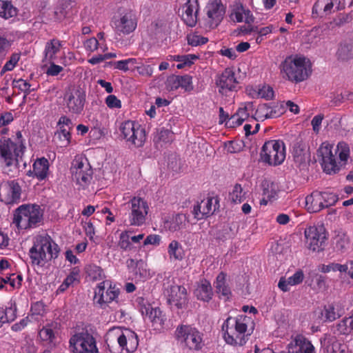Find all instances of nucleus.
<instances>
[{
  "label": "nucleus",
  "instance_id": "obj_1",
  "mask_svg": "<svg viewBox=\"0 0 353 353\" xmlns=\"http://www.w3.org/2000/svg\"><path fill=\"white\" fill-rule=\"evenodd\" d=\"M254 329V322L251 317L246 315L229 316L222 325L223 337L227 344L241 347L248 342Z\"/></svg>",
  "mask_w": 353,
  "mask_h": 353
},
{
  "label": "nucleus",
  "instance_id": "obj_2",
  "mask_svg": "<svg viewBox=\"0 0 353 353\" xmlns=\"http://www.w3.org/2000/svg\"><path fill=\"white\" fill-rule=\"evenodd\" d=\"M279 70L282 78L292 83L305 81L312 72L309 59L297 54L287 57L279 65Z\"/></svg>",
  "mask_w": 353,
  "mask_h": 353
},
{
  "label": "nucleus",
  "instance_id": "obj_3",
  "mask_svg": "<svg viewBox=\"0 0 353 353\" xmlns=\"http://www.w3.org/2000/svg\"><path fill=\"white\" fill-rule=\"evenodd\" d=\"M59 249L49 235H39L34 238L29 256L32 265L43 267L48 261L58 256Z\"/></svg>",
  "mask_w": 353,
  "mask_h": 353
},
{
  "label": "nucleus",
  "instance_id": "obj_4",
  "mask_svg": "<svg viewBox=\"0 0 353 353\" xmlns=\"http://www.w3.org/2000/svg\"><path fill=\"white\" fill-rule=\"evenodd\" d=\"M43 210L37 204H23L14 214L13 223L19 230H30L39 225L43 219Z\"/></svg>",
  "mask_w": 353,
  "mask_h": 353
},
{
  "label": "nucleus",
  "instance_id": "obj_5",
  "mask_svg": "<svg viewBox=\"0 0 353 353\" xmlns=\"http://www.w3.org/2000/svg\"><path fill=\"white\" fill-rule=\"evenodd\" d=\"M26 150L21 132L18 131L14 141L10 139L0 140V161L6 166L17 165Z\"/></svg>",
  "mask_w": 353,
  "mask_h": 353
},
{
  "label": "nucleus",
  "instance_id": "obj_6",
  "mask_svg": "<svg viewBox=\"0 0 353 353\" xmlns=\"http://www.w3.org/2000/svg\"><path fill=\"white\" fill-rule=\"evenodd\" d=\"M105 341L109 347L117 343L126 353L133 352L139 345L138 337L134 332L128 329L122 330L120 327L110 329L107 332Z\"/></svg>",
  "mask_w": 353,
  "mask_h": 353
},
{
  "label": "nucleus",
  "instance_id": "obj_7",
  "mask_svg": "<svg viewBox=\"0 0 353 353\" xmlns=\"http://www.w3.org/2000/svg\"><path fill=\"white\" fill-rule=\"evenodd\" d=\"M72 180L79 190L86 189L93 179V170L88 160L82 156H77L70 168Z\"/></svg>",
  "mask_w": 353,
  "mask_h": 353
},
{
  "label": "nucleus",
  "instance_id": "obj_8",
  "mask_svg": "<svg viewBox=\"0 0 353 353\" xmlns=\"http://www.w3.org/2000/svg\"><path fill=\"white\" fill-rule=\"evenodd\" d=\"M176 338L183 348L197 351L203 345V334L190 325L179 326L175 331Z\"/></svg>",
  "mask_w": 353,
  "mask_h": 353
},
{
  "label": "nucleus",
  "instance_id": "obj_9",
  "mask_svg": "<svg viewBox=\"0 0 353 353\" xmlns=\"http://www.w3.org/2000/svg\"><path fill=\"white\" fill-rule=\"evenodd\" d=\"M261 158L263 162L272 165L281 164L285 159V145L279 140L266 141L261 152Z\"/></svg>",
  "mask_w": 353,
  "mask_h": 353
},
{
  "label": "nucleus",
  "instance_id": "obj_10",
  "mask_svg": "<svg viewBox=\"0 0 353 353\" xmlns=\"http://www.w3.org/2000/svg\"><path fill=\"white\" fill-rule=\"evenodd\" d=\"M120 131L123 138L136 147H141L145 141V129L137 122L130 120L123 122Z\"/></svg>",
  "mask_w": 353,
  "mask_h": 353
},
{
  "label": "nucleus",
  "instance_id": "obj_11",
  "mask_svg": "<svg viewBox=\"0 0 353 353\" xmlns=\"http://www.w3.org/2000/svg\"><path fill=\"white\" fill-rule=\"evenodd\" d=\"M305 245L313 252H319L323 249L327 239L326 231L322 225H309L304 231Z\"/></svg>",
  "mask_w": 353,
  "mask_h": 353
},
{
  "label": "nucleus",
  "instance_id": "obj_12",
  "mask_svg": "<svg viewBox=\"0 0 353 353\" xmlns=\"http://www.w3.org/2000/svg\"><path fill=\"white\" fill-rule=\"evenodd\" d=\"M69 343L72 353H99L94 338L88 333L76 334Z\"/></svg>",
  "mask_w": 353,
  "mask_h": 353
},
{
  "label": "nucleus",
  "instance_id": "obj_13",
  "mask_svg": "<svg viewBox=\"0 0 353 353\" xmlns=\"http://www.w3.org/2000/svg\"><path fill=\"white\" fill-rule=\"evenodd\" d=\"M86 100L85 91L80 87L73 86L64 96V102L70 113L79 114L83 110Z\"/></svg>",
  "mask_w": 353,
  "mask_h": 353
},
{
  "label": "nucleus",
  "instance_id": "obj_14",
  "mask_svg": "<svg viewBox=\"0 0 353 353\" xmlns=\"http://www.w3.org/2000/svg\"><path fill=\"white\" fill-rule=\"evenodd\" d=\"M205 10V26L209 29L216 28L223 20L225 13V8L221 0H210Z\"/></svg>",
  "mask_w": 353,
  "mask_h": 353
},
{
  "label": "nucleus",
  "instance_id": "obj_15",
  "mask_svg": "<svg viewBox=\"0 0 353 353\" xmlns=\"http://www.w3.org/2000/svg\"><path fill=\"white\" fill-rule=\"evenodd\" d=\"M115 32L119 35H127L133 32L137 27L136 13L131 10H126L119 14L114 21Z\"/></svg>",
  "mask_w": 353,
  "mask_h": 353
},
{
  "label": "nucleus",
  "instance_id": "obj_16",
  "mask_svg": "<svg viewBox=\"0 0 353 353\" xmlns=\"http://www.w3.org/2000/svg\"><path fill=\"white\" fill-rule=\"evenodd\" d=\"M130 213L129 221L132 225L140 226L145 221L149 206L142 198L134 196L129 202Z\"/></svg>",
  "mask_w": 353,
  "mask_h": 353
},
{
  "label": "nucleus",
  "instance_id": "obj_17",
  "mask_svg": "<svg viewBox=\"0 0 353 353\" xmlns=\"http://www.w3.org/2000/svg\"><path fill=\"white\" fill-rule=\"evenodd\" d=\"M139 311L145 319H148L154 330H161L165 321V316L159 307H153L149 303L141 299L139 301Z\"/></svg>",
  "mask_w": 353,
  "mask_h": 353
},
{
  "label": "nucleus",
  "instance_id": "obj_18",
  "mask_svg": "<svg viewBox=\"0 0 353 353\" xmlns=\"http://www.w3.org/2000/svg\"><path fill=\"white\" fill-rule=\"evenodd\" d=\"M21 193V187L15 180L3 182L0 185V200L7 205L19 203Z\"/></svg>",
  "mask_w": 353,
  "mask_h": 353
},
{
  "label": "nucleus",
  "instance_id": "obj_19",
  "mask_svg": "<svg viewBox=\"0 0 353 353\" xmlns=\"http://www.w3.org/2000/svg\"><path fill=\"white\" fill-rule=\"evenodd\" d=\"M119 292L115 285L112 286L111 281H104L97 285L94 292V301L103 306L115 300Z\"/></svg>",
  "mask_w": 353,
  "mask_h": 353
},
{
  "label": "nucleus",
  "instance_id": "obj_20",
  "mask_svg": "<svg viewBox=\"0 0 353 353\" xmlns=\"http://www.w3.org/2000/svg\"><path fill=\"white\" fill-rule=\"evenodd\" d=\"M345 6V0H317L312 8V17H327L333 12L334 8L336 10H341Z\"/></svg>",
  "mask_w": 353,
  "mask_h": 353
},
{
  "label": "nucleus",
  "instance_id": "obj_21",
  "mask_svg": "<svg viewBox=\"0 0 353 353\" xmlns=\"http://www.w3.org/2000/svg\"><path fill=\"white\" fill-rule=\"evenodd\" d=\"M332 145L328 143H323L319 148V153L322 157V168L327 174L336 173L340 167L336 161L332 154Z\"/></svg>",
  "mask_w": 353,
  "mask_h": 353
},
{
  "label": "nucleus",
  "instance_id": "obj_22",
  "mask_svg": "<svg viewBox=\"0 0 353 353\" xmlns=\"http://www.w3.org/2000/svg\"><path fill=\"white\" fill-rule=\"evenodd\" d=\"M237 83L235 74L231 68H226L216 79V84L221 94H227L228 92L233 90Z\"/></svg>",
  "mask_w": 353,
  "mask_h": 353
},
{
  "label": "nucleus",
  "instance_id": "obj_23",
  "mask_svg": "<svg viewBox=\"0 0 353 353\" xmlns=\"http://www.w3.org/2000/svg\"><path fill=\"white\" fill-rule=\"evenodd\" d=\"M188 219L184 214H174L163 218V228L170 232H177L186 227Z\"/></svg>",
  "mask_w": 353,
  "mask_h": 353
},
{
  "label": "nucleus",
  "instance_id": "obj_24",
  "mask_svg": "<svg viewBox=\"0 0 353 353\" xmlns=\"http://www.w3.org/2000/svg\"><path fill=\"white\" fill-rule=\"evenodd\" d=\"M166 85L170 90H176L181 88L185 92H190L194 89L192 78L188 74L171 76L168 79Z\"/></svg>",
  "mask_w": 353,
  "mask_h": 353
},
{
  "label": "nucleus",
  "instance_id": "obj_25",
  "mask_svg": "<svg viewBox=\"0 0 353 353\" xmlns=\"http://www.w3.org/2000/svg\"><path fill=\"white\" fill-rule=\"evenodd\" d=\"M168 301L171 305L183 307L187 303V291L181 285H172L168 290Z\"/></svg>",
  "mask_w": 353,
  "mask_h": 353
},
{
  "label": "nucleus",
  "instance_id": "obj_26",
  "mask_svg": "<svg viewBox=\"0 0 353 353\" xmlns=\"http://www.w3.org/2000/svg\"><path fill=\"white\" fill-rule=\"evenodd\" d=\"M288 353H315L313 345L305 337L298 335L288 345Z\"/></svg>",
  "mask_w": 353,
  "mask_h": 353
},
{
  "label": "nucleus",
  "instance_id": "obj_27",
  "mask_svg": "<svg viewBox=\"0 0 353 353\" xmlns=\"http://www.w3.org/2000/svg\"><path fill=\"white\" fill-rule=\"evenodd\" d=\"M214 202L216 203V200L214 199ZM215 209L214 198L207 197L194 207L193 214L195 219L200 220L212 214Z\"/></svg>",
  "mask_w": 353,
  "mask_h": 353
},
{
  "label": "nucleus",
  "instance_id": "obj_28",
  "mask_svg": "<svg viewBox=\"0 0 353 353\" xmlns=\"http://www.w3.org/2000/svg\"><path fill=\"white\" fill-rule=\"evenodd\" d=\"M182 19L190 27L196 25L199 5L197 0H188L182 8Z\"/></svg>",
  "mask_w": 353,
  "mask_h": 353
},
{
  "label": "nucleus",
  "instance_id": "obj_29",
  "mask_svg": "<svg viewBox=\"0 0 353 353\" xmlns=\"http://www.w3.org/2000/svg\"><path fill=\"white\" fill-rule=\"evenodd\" d=\"M49 171V161L47 159L42 157L37 159L32 165V170H29L27 175L35 177L38 180L45 179Z\"/></svg>",
  "mask_w": 353,
  "mask_h": 353
},
{
  "label": "nucleus",
  "instance_id": "obj_30",
  "mask_svg": "<svg viewBox=\"0 0 353 353\" xmlns=\"http://www.w3.org/2000/svg\"><path fill=\"white\" fill-rule=\"evenodd\" d=\"M231 18L238 23L244 21L247 24H252L254 21V17L250 10L245 8L241 3H236L234 6Z\"/></svg>",
  "mask_w": 353,
  "mask_h": 353
},
{
  "label": "nucleus",
  "instance_id": "obj_31",
  "mask_svg": "<svg viewBox=\"0 0 353 353\" xmlns=\"http://www.w3.org/2000/svg\"><path fill=\"white\" fill-rule=\"evenodd\" d=\"M62 42L57 39L48 41L45 46L44 61H56L61 52Z\"/></svg>",
  "mask_w": 353,
  "mask_h": 353
},
{
  "label": "nucleus",
  "instance_id": "obj_32",
  "mask_svg": "<svg viewBox=\"0 0 353 353\" xmlns=\"http://www.w3.org/2000/svg\"><path fill=\"white\" fill-rule=\"evenodd\" d=\"M324 353H347L346 347L335 336H325L321 341Z\"/></svg>",
  "mask_w": 353,
  "mask_h": 353
},
{
  "label": "nucleus",
  "instance_id": "obj_33",
  "mask_svg": "<svg viewBox=\"0 0 353 353\" xmlns=\"http://www.w3.org/2000/svg\"><path fill=\"white\" fill-rule=\"evenodd\" d=\"M134 264L133 275L135 281H143L150 278V271L147 269V265L143 261L140 260L135 262L134 259H130L128 261V267L133 266Z\"/></svg>",
  "mask_w": 353,
  "mask_h": 353
},
{
  "label": "nucleus",
  "instance_id": "obj_34",
  "mask_svg": "<svg viewBox=\"0 0 353 353\" xmlns=\"http://www.w3.org/2000/svg\"><path fill=\"white\" fill-rule=\"evenodd\" d=\"M304 279L303 272L301 270H299L295 272V273L285 279V277H281L279 281L278 287L283 292H288L290 290V287L299 285L302 283Z\"/></svg>",
  "mask_w": 353,
  "mask_h": 353
},
{
  "label": "nucleus",
  "instance_id": "obj_35",
  "mask_svg": "<svg viewBox=\"0 0 353 353\" xmlns=\"http://www.w3.org/2000/svg\"><path fill=\"white\" fill-rule=\"evenodd\" d=\"M321 192H313L305 198V207L310 212H318L325 208L323 204Z\"/></svg>",
  "mask_w": 353,
  "mask_h": 353
},
{
  "label": "nucleus",
  "instance_id": "obj_36",
  "mask_svg": "<svg viewBox=\"0 0 353 353\" xmlns=\"http://www.w3.org/2000/svg\"><path fill=\"white\" fill-rule=\"evenodd\" d=\"M343 311L339 304L332 303L324 307L323 310L321 312V319L323 321H333L340 317Z\"/></svg>",
  "mask_w": 353,
  "mask_h": 353
},
{
  "label": "nucleus",
  "instance_id": "obj_37",
  "mask_svg": "<svg viewBox=\"0 0 353 353\" xmlns=\"http://www.w3.org/2000/svg\"><path fill=\"white\" fill-rule=\"evenodd\" d=\"M226 274L224 272L219 273L214 282V287L216 292L219 294L221 298L228 300L232 293L230 288L226 283Z\"/></svg>",
  "mask_w": 353,
  "mask_h": 353
},
{
  "label": "nucleus",
  "instance_id": "obj_38",
  "mask_svg": "<svg viewBox=\"0 0 353 353\" xmlns=\"http://www.w3.org/2000/svg\"><path fill=\"white\" fill-rule=\"evenodd\" d=\"M194 294L198 299L209 301L213 294L210 283L207 280L201 281L195 290Z\"/></svg>",
  "mask_w": 353,
  "mask_h": 353
},
{
  "label": "nucleus",
  "instance_id": "obj_39",
  "mask_svg": "<svg viewBox=\"0 0 353 353\" xmlns=\"http://www.w3.org/2000/svg\"><path fill=\"white\" fill-rule=\"evenodd\" d=\"M56 325L48 324L43 326L39 332V336L42 341L46 342L50 346H55L56 333L54 329Z\"/></svg>",
  "mask_w": 353,
  "mask_h": 353
},
{
  "label": "nucleus",
  "instance_id": "obj_40",
  "mask_svg": "<svg viewBox=\"0 0 353 353\" xmlns=\"http://www.w3.org/2000/svg\"><path fill=\"white\" fill-rule=\"evenodd\" d=\"M168 254L170 261H182L185 256V250L179 241L172 240L168 245Z\"/></svg>",
  "mask_w": 353,
  "mask_h": 353
},
{
  "label": "nucleus",
  "instance_id": "obj_41",
  "mask_svg": "<svg viewBox=\"0 0 353 353\" xmlns=\"http://www.w3.org/2000/svg\"><path fill=\"white\" fill-rule=\"evenodd\" d=\"M337 58L343 61L353 59V41L341 43L336 52Z\"/></svg>",
  "mask_w": 353,
  "mask_h": 353
},
{
  "label": "nucleus",
  "instance_id": "obj_42",
  "mask_svg": "<svg viewBox=\"0 0 353 353\" xmlns=\"http://www.w3.org/2000/svg\"><path fill=\"white\" fill-rule=\"evenodd\" d=\"M277 116L276 110L266 105H261L256 109L254 118H252L251 121L253 122L255 121H264L266 119L274 118Z\"/></svg>",
  "mask_w": 353,
  "mask_h": 353
},
{
  "label": "nucleus",
  "instance_id": "obj_43",
  "mask_svg": "<svg viewBox=\"0 0 353 353\" xmlns=\"http://www.w3.org/2000/svg\"><path fill=\"white\" fill-rule=\"evenodd\" d=\"M174 134L168 129L161 128L157 130L154 135V142L158 146H162L163 143H168L172 141Z\"/></svg>",
  "mask_w": 353,
  "mask_h": 353
},
{
  "label": "nucleus",
  "instance_id": "obj_44",
  "mask_svg": "<svg viewBox=\"0 0 353 353\" xmlns=\"http://www.w3.org/2000/svg\"><path fill=\"white\" fill-rule=\"evenodd\" d=\"M262 188L263 196H265V198H268L272 201L276 199L279 192V186L277 183L266 180L263 182Z\"/></svg>",
  "mask_w": 353,
  "mask_h": 353
},
{
  "label": "nucleus",
  "instance_id": "obj_45",
  "mask_svg": "<svg viewBox=\"0 0 353 353\" xmlns=\"http://www.w3.org/2000/svg\"><path fill=\"white\" fill-rule=\"evenodd\" d=\"M17 10L10 1L0 0V17L8 19L17 16Z\"/></svg>",
  "mask_w": 353,
  "mask_h": 353
},
{
  "label": "nucleus",
  "instance_id": "obj_46",
  "mask_svg": "<svg viewBox=\"0 0 353 353\" xmlns=\"http://www.w3.org/2000/svg\"><path fill=\"white\" fill-rule=\"evenodd\" d=\"M340 278L343 282L353 285V261H349L345 264H341Z\"/></svg>",
  "mask_w": 353,
  "mask_h": 353
},
{
  "label": "nucleus",
  "instance_id": "obj_47",
  "mask_svg": "<svg viewBox=\"0 0 353 353\" xmlns=\"http://www.w3.org/2000/svg\"><path fill=\"white\" fill-rule=\"evenodd\" d=\"M79 270L74 268L63 282L60 285L57 289V292L62 293L65 292L70 285H72L74 282L79 281Z\"/></svg>",
  "mask_w": 353,
  "mask_h": 353
},
{
  "label": "nucleus",
  "instance_id": "obj_48",
  "mask_svg": "<svg viewBox=\"0 0 353 353\" xmlns=\"http://www.w3.org/2000/svg\"><path fill=\"white\" fill-rule=\"evenodd\" d=\"M246 192L240 184H236L230 193V199L232 203H240L245 199Z\"/></svg>",
  "mask_w": 353,
  "mask_h": 353
},
{
  "label": "nucleus",
  "instance_id": "obj_49",
  "mask_svg": "<svg viewBox=\"0 0 353 353\" xmlns=\"http://www.w3.org/2000/svg\"><path fill=\"white\" fill-rule=\"evenodd\" d=\"M350 243L349 237L344 233H339L334 238L335 248L341 252L346 250Z\"/></svg>",
  "mask_w": 353,
  "mask_h": 353
},
{
  "label": "nucleus",
  "instance_id": "obj_50",
  "mask_svg": "<svg viewBox=\"0 0 353 353\" xmlns=\"http://www.w3.org/2000/svg\"><path fill=\"white\" fill-rule=\"evenodd\" d=\"M130 231H124L119 235L118 246L123 251H130L134 248L130 240Z\"/></svg>",
  "mask_w": 353,
  "mask_h": 353
},
{
  "label": "nucleus",
  "instance_id": "obj_51",
  "mask_svg": "<svg viewBox=\"0 0 353 353\" xmlns=\"http://www.w3.org/2000/svg\"><path fill=\"white\" fill-rule=\"evenodd\" d=\"M72 123L71 120L66 116L61 117L58 122L59 130L57 134H70Z\"/></svg>",
  "mask_w": 353,
  "mask_h": 353
},
{
  "label": "nucleus",
  "instance_id": "obj_52",
  "mask_svg": "<svg viewBox=\"0 0 353 353\" xmlns=\"http://www.w3.org/2000/svg\"><path fill=\"white\" fill-rule=\"evenodd\" d=\"M188 43L192 46L203 45L208 41L207 37H203L196 32L191 33L187 36Z\"/></svg>",
  "mask_w": 353,
  "mask_h": 353
},
{
  "label": "nucleus",
  "instance_id": "obj_53",
  "mask_svg": "<svg viewBox=\"0 0 353 353\" xmlns=\"http://www.w3.org/2000/svg\"><path fill=\"white\" fill-rule=\"evenodd\" d=\"M86 272L88 276L94 280L97 281L103 278V270L96 265H89L86 267Z\"/></svg>",
  "mask_w": 353,
  "mask_h": 353
},
{
  "label": "nucleus",
  "instance_id": "obj_54",
  "mask_svg": "<svg viewBox=\"0 0 353 353\" xmlns=\"http://www.w3.org/2000/svg\"><path fill=\"white\" fill-rule=\"evenodd\" d=\"M198 59V57L194 54H185V55H175L174 60L181 63L177 65L178 69H181L185 65H190L193 61Z\"/></svg>",
  "mask_w": 353,
  "mask_h": 353
},
{
  "label": "nucleus",
  "instance_id": "obj_55",
  "mask_svg": "<svg viewBox=\"0 0 353 353\" xmlns=\"http://www.w3.org/2000/svg\"><path fill=\"white\" fill-rule=\"evenodd\" d=\"M339 157L341 161L345 163L350 157V147L345 142H339L336 146Z\"/></svg>",
  "mask_w": 353,
  "mask_h": 353
},
{
  "label": "nucleus",
  "instance_id": "obj_56",
  "mask_svg": "<svg viewBox=\"0 0 353 353\" xmlns=\"http://www.w3.org/2000/svg\"><path fill=\"white\" fill-rule=\"evenodd\" d=\"M137 63V60L134 58H130L125 60L116 61L113 63L114 68L127 72L130 70L129 65H134Z\"/></svg>",
  "mask_w": 353,
  "mask_h": 353
},
{
  "label": "nucleus",
  "instance_id": "obj_57",
  "mask_svg": "<svg viewBox=\"0 0 353 353\" xmlns=\"http://www.w3.org/2000/svg\"><path fill=\"white\" fill-rule=\"evenodd\" d=\"M21 54L19 53H14L10 57V59L5 63L1 70V74L6 72L12 71L20 59Z\"/></svg>",
  "mask_w": 353,
  "mask_h": 353
},
{
  "label": "nucleus",
  "instance_id": "obj_58",
  "mask_svg": "<svg viewBox=\"0 0 353 353\" xmlns=\"http://www.w3.org/2000/svg\"><path fill=\"white\" fill-rule=\"evenodd\" d=\"M321 196L323 199V204L324 208H327L329 206L334 205L339 199L338 196L332 192H321Z\"/></svg>",
  "mask_w": 353,
  "mask_h": 353
},
{
  "label": "nucleus",
  "instance_id": "obj_59",
  "mask_svg": "<svg viewBox=\"0 0 353 353\" xmlns=\"http://www.w3.org/2000/svg\"><path fill=\"white\" fill-rule=\"evenodd\" d=\"M257 96L266 99H271L274 96V91L272 87L263 85L258 88Z\"/></svg>",
  "mask_w": 353,
  "mask_h": 353
},
{
  "label": "nucleus",
  "instance_id": "obj_60",
  "mask_svg": "<svg viewBox=\"0 0 353 353\" xmlns=\"http://www.w3.org/2000/svg\"><path fill=\"white\" fill-rule=\"evenodd\" d=\"M293 157L294 161L298 163L299 165L305 163L307 159H308L309 155L307 151L303 150L300 148L294 149Z\"/></svg>",
  "mask_w": 353,
  "mask_h": 353
},
{
  "label": "nucleus",
  "instance_id": "obj_61",
  "mask_svg": "<svg viewBox=\"0 0 353 353\" xmlns=\"http://www.w3.org/2000/svg\"><path fill=\"white\" fill-rule=\"evenodd\" d=\"M70 134H54V141L61 148L67 147L70 143Z\"/></svg>",
  "mask_w": 353,
  "mask_h": 353
},
{
  "label": "nucleus",
  "instance_id": "obj_62",
  "mask_svg": "<svg viewBox=\"0 0 353 353\" xmlns=\"http://www.w3.org/2000/svg\"><path fill=\"white\" fill-rule=\"evenodd\" d=\"M67 7L68 6L63 3L56 7L54 11L55 20L58 21H61L66 17L68 14V12L66 10Z\"/></svg>",
  "mask_w": 353,
  "mask_h": 353
},
{
  "label": "nucleus",
  "instance_id": "obj_63",
  "mask_svg": "<svg viewBox=\"0 0 353 353\" xmlns=\"http://www.w3.org/2000/svg\"><path fill=\"white\" fill-rule=\"evenodd\" d=\"M105 104L110 109L121 108V101L115 95L110 94L105 98Z\"/></svg>",
  "mask_w": 353,
  "mask_h": 353
},
{
  "label": "nucleus",
  "instance_id": "obj_64",
  "mask_svg": "<svg viewBox=\"0 0 353 353\" xmlns=\"http://www.w3.org/2000/svg\"><path fill=\"white\" fill-rule=\"evenodd\" d=\"M351 331L349 326L348 319L341 321L336 326V332L340 334H347Z\"/></svg>",
  "mask_w": 353,
  "mask_h": 353
}]
</instances>
